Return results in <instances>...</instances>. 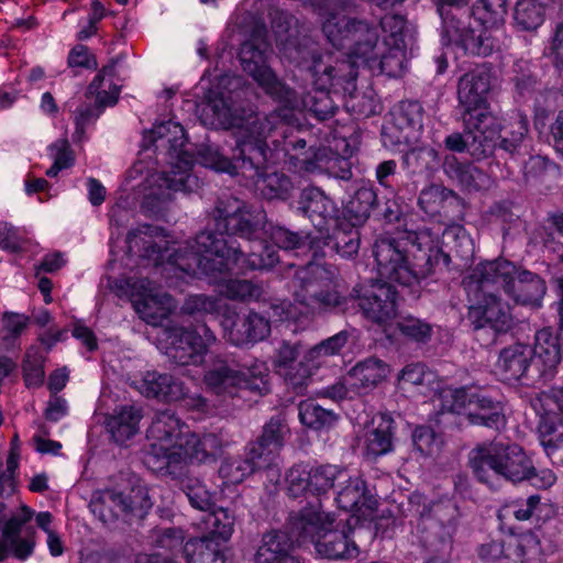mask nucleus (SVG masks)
Masks as SVG:
<instances>
[{
  "label": "nucleus",
  "mask_w": 563,
  "mask_h": 563,
  "mask_svg": "<svg viewBox=\"0 0 563 563\" xmlns=\"http://www.w3.org/2000/svg\"><path fill=\"white\" fill-rule=\"evenodd\" d=\"M232 210L217 207L214 221L216 232L203 231L195 239V246L186 243L184 246L169 247L170 241L158 228L142 225L131 231L126 238L128 253L141 260L142 266L166 265L164 271L183 277L206 275L214 283L224 282L218 278L224 272L242 273L247 268L262 269L271 268L279 258L276 251L271 246H262L261 254L251 249L250 254L239 246L236 249L232 241L225 236L239 234L247 240L255 233L257 224L264 218L262 212L252 221L250 213L240 207L238 200H233Z\"/></svg>",
  "instance_id": "1"
},
{
  "label": "nucleus",
  "mask_w": 563,
  "mask_h": 563,
  "mask_svg": "<svg viewBox=\"0 0 563 563\" xmlns=\"http://www.w3.org/2000/svg\"><path fill=\"white\" fill-rule=\"evenodd\" d=\"M240 60L243 70L261 86L264 91L282 103L279 112H274L261 119L268 126L276 128L283 136L288 129L300 125L299 114L308 110L321 120L333 115L335 107L330 92L347 95L351 98L356 91L357 73L353 66L347 65L332 53H325L313 58L310 67L313 86L319 96L305 97L298 100L292 91L282 85L271 68L266 65L265 53L256 48L253 43L245 42L240 51Z\"/></svg>",
  "instance_id": "2"
},
{
  "label": "nucleus",
  "mask_w": 563,
  "mask_h": 563,
  "mask_svg": "<svg viewBox=\"0 0 563 563\" xmlns=\"http://www.w3.org/2000/svg\"><path fill=\"white\" fill-rule=\"evenodd\" d=\"M145 466L161 475L178 476L189 464L213 461L222 442L216 434L198 435L170 411L158 412L147 430Z\"/></svg>",
  "instance_id": "3"
},
{
  "label": "nucleus",
  "mask_w": 563,
  "mask_h": 563,
  "mask_svg": "<svg viewBox=\"0 0 563 563\" xmlns=\"http://www.w3.org/2000/svg\"><path fill=\"white\" fill-rule=\"evenodd\" d=\"M154 147L165 150L169 157V170L150 175L143 184V207L158 211L170 200L173 192L191 191L198 187V178L190 170L195 162L183 125L173 120L159 122L143 134L142 151Z\"/></svg>",
  "instance_id": "4"
},
{
  "label": "nucleus",
  "mask_w": 563,
  "mask_h": 563,
  "mask_svg": "<svg viewBox=\"0 0 563 563\" xmlns=\"http://www.w3.org/2000/svg\"><path fill=\"white\" fill-rule=\"evenodd\" d=\"M328 41L336 48H349L344 62L357 73L367 66L373 73L397 77L402 74L408 46L377 45V34L367 23L347 20L344 15L331 14L322 25Z\"/></svg>",
  "instance_id": "5"
},
{
  "label": "nucleus",
  "mask_w": 563,
  "mask_h": 563,
  "mask_svg": "<svg viewBox=\"0 0 563 563\" xmlns=\"http://www.w3.org/2000/svg\"><path fill=\"white\" fill-rule=\"evenodd\" d=\"M374 256L378 275L404 286L418 284L441 262L445 265L449 263V256L440 247L439 238L432 236L429 230H421L416 235L410 250L412 263H409L395 241L387 239L375 243Z\"/></svg>",
  "instance_id": "6"
},
{
  "label": "nucleus",
  "mask_w": 563,
  "mask_h": 563,
  "mask_svg": "<svg viewBox=\"0 0 563 563\" xmlns=\"http://www.w3.org/2000/svg\"><path fill=\"white\" fill-rule=\"evenodd\" d=\"M276 128L260 123L253 142L246 140L247 135L240 132L238 148L241 159V174L253 181L255 190L266 199H286L292 188L288 177L276 172H263L264 165L275 163L280 158V152H287L289 142L284 137L283 146L279 148L277 140H273L274 150L267 148L266 139Z\"/></svg>",
  "instance_id": "7"
},
{
  "label": "nucleus",
  "mask_w": 563,
  "mask_h": 563,
  "mask_svg": "<svg viewBox=\"0 0 563 563\" xmlns=\"http://www.w3.org/2000/svg\"><path fill=\"white\" fill-rule=\"evenodd\" d=\"M294 297L295 302L274 306L273 314L279 320L298 321L342 303L334 272L317 264H309L296 273Z\"/></svg>",
  "instance_id": "8"
},
{
  "label": "nucleus",
  "mask_w": 563,
  "mask_h": 563,
  "mask_svg": "<svg viewBox=\"0 0 563 563\" xmlns=\"http://www.w3.org/2000/svg\"><path fill=\"white\" fill-rule=\"evenodd\" d=\"M489 90L490 75L483 66L464 74L457 84L463 122L474 133V140L479 142L475 154L492 152L498 134L497 117L487 100Z\"/></svg>",
  "instance_id": "9"
},
{
  "label": "nucleus",
  "mask_w": 563,
  "mask_h": 563,
  "mask_svg": "<svg viewBox=\"0 0 563 563\" xmlns=\"http://www.w3.org/2000/svg\"><path fill=\"white\" fill-rule=\"evenodd\" d=\"M489 283H499L517 303L532 308L541 307L547 290L544 282L538 275L519 271L504 258L477 264L463 279L465 290L475 297L481 287Z\"/></svg>",
  "instance_id": "10"
},
{
  "label": "nucleus",
  "mask_w": 563,
  "mask_h": 563,
  "mask_svg": "<svg viewBox=\"0 0 563 563\" xmlns=\"http://www.w3.org/2000/svg\"><path fill=\"white\" fill-rule=\"evenodd\" d=\"M197 110L205 125L216 129H235L236 141L239 140L240 132H242L244 135H247L246 140L249 142H253L261 123V118L257 114L251 113L246 118L235 115L227 98L222 93L216 96L212 91L206 96L203 102L198 104ZM233 157L234 163L222 156L218 150L207 147L199 152L197 162L217 172L234 175L241 170L238 147L234 150Z\"/></svg>",
  "instance_id": "11"
},
{
  "label": "nucleus",
  "mask_w": 563,
  "mask_h": 563,
  "mask_svg": "<svg viewBox=\"0 0 563 563\" xmlns=\"http://www.w3.org/2000/svg\"><path fill=\"white\" fill-rule=\"evenodd\" d=\"M470 465L475 477L494 486L499 478L512 483L526 481L532 473V461L517 444L484 443L470 453Z\"/></svg>",
  "instance_id": "12"
},
{
  "label": "nucleus",
  "mask_w": 563,
  "mask_h": 563,
  "mask_svg": "<svg viewBox=\"0 0 563 563\" xmlns=\"http://www.w3.org/2000/svg\"><path fill=\"white\" fill-rule=\"evenodd\" d=\"M437 400L442 410L465 416L472 424L499 429L506 423L500 402L492 400L476 387L441 388Z\"/></svg>",
  "instance_id": "13"
},
{
  "label": "nucleus",
  "mask_w": 563,
  "mask_h": 563,
  "mask_svg": "<svg viewBox=\"0 0 563 563\" xmlns=\"http://www.w3.org/2000/svg\"><path fill=\"white\" fill-rule=\"evenodd\" d=\"M157 347L178 365L202 363L216 336L206 324L194 329L180 327L161 329L157 333Z\"/></svg>",
  "instance_id": "14"
},
{
  "label": "nucleus",
  "mask_w": 563,
  "mask_h": 563,
  "mask_svg": "<svg viewBox=\"0 0 563 563\" xmlns=\"http://www.w3.org/2000/svg\"><path fill=\"white\" fill-rule=\"evenodd\" d=\"M269 371L264 362L255 361L250 367L238 369L220 362L205 375L210 391L218 396H235L241 389L264 394L268 390Z\"/></svg>",
  "instance_id": "15"
},
{
  "label": "nucleus",
  "mask_w": 563,
  "mask_h": 563,
  "mask_svg": "<svg viewBox=\"0 0 563 563\" xmlns=\"http://www.w3.org/2000/svg\"><path fill=\"white\" fill-rule=\"evenodd\" d=\"M119 288L130 297L140 318L153 327H158L176 308L173 298L147 278H123Z\"/></svg>",
  "instance_id": "16"
},
{
  "label": "nucleus",
  "mask_w": 563,
  "mask_h": 563,
  "mask_svg": "<svg viewBox=\"0 0 563 563\" xmlns=\"http://www.w3.org/2000/svg\"><path fill=\"white\" fill-rule=\"evenodd\" d=\"M466 3V0H437L438 12L442 19V44L448 48L455 45L472 55L488 56L494 51V44L488 37H484L483 30L479 31L476 41L473 37H464L465 21L457 18V12Z\"/></svg>",
  "instance_id": "17"
},
{
  "label": "nucleus",
  "mask_w": 563,
  "mask_h": 563,
  "mask_svg": "<svg viewBox=\"0 0 563 563\" xmlns=\"http://www.w3.org/2000/svg\"><path fill=\"white\" fill-rule=\"evenodd\" d=\"M345 477V468L332 464L309 465L296 464L286 475L287 490L290 496L299 497L307 494L325 495L339 479Z\"/></svg>",
  "instance_id": "18"
},
{
  "label": "nucleus",
  "mask_w": 563,
  "mask_h": 563,
  "mask_svg": "<svg viewBox=\"0 0 563 563\" xmlns=\"http://www.w3.org/2000/svg\"><path fill=\"white\" fill-rule=\"evenodd\" d=\"M335 516L324 511L320 501L303 506L289 515L288 540L298 547L316 545L327 532L334 528Z\"/></svg>",
  "instance_id": "19"
},
{
  "label": "nucleus",
  "mask_w": 563,
  "mask_h": 563,
  "mask_svg": "<svg viewBox=\"0 0 563 563\" xmlns=\"http://www.w3.org/2000/svg\"><path fill=\"white\" fill-rule=\"evenodd\" d=\"M539 416L538 433L541 444L548 450L563 445V388H551L537 394L530 400Z\"/></svg>",
  "instance_id": "20"
},
{
  "label": "nucleus",
  "mask_w": 563,
  "mask_h": 563,
  "mask_svg": "<svg viewBox=\"0 0 563 563\" xmlns=\"http://www.w3.org/2000/svg\"><path fill=\"white\" fill-rule=\"evenodd\" d=\"M494 286L500 287L499 283L483 285L476 297L466 290L473 302L468 309V319L476 330L488 328L495 333L506 332L511 325V316L509 308L490 292Z\"/></svg>",
  "instance_id": "21"
},
{
  "label": "nucleus",
  "mask_w": 563,
  "mask_h": 563,
  "mask_svg": "<svg viewBox=\"0 0 563 563\" xmlns=\"http://www.w3.org/2000/svg\"><path fill=\"white\" fill-rule=\"evenodd\" d=\"M150 507L151 503L142 487L133 488L129 496H123L112 489L97 490L90 501L91 511L106 525L112 523L129 511Z\"/></svg>",
  "instance_id": "22"
},
{
  "label": "nucleus",
  "mask_w": 563,
  "mask_h": 563,
  "mask_svg": "<svg viewBox=\"0 0 563 563\" xmlns=\"http://www.w3.org/2000/svg\"><path fill=\"white\" fill-rule=\"evenodd\" d=\"M133 386L147 398L164 401L181 400L185 407L201 411L207 408V402L201 396L186 395L183 384L167 374L147 372L142 378L135 379Z\"/></svg>",
  "instance_id": "23"
},
{
  "label": "nucleus",
  "mask_w": 563,
  "mask_h": 563,
  "mask_svg": "<svg viewBox=\"0 0 563 563\" xmlns=\"http://www.w3.org/2000/svg\"><path fill=\"white\" fill-rule=\"evenodd\" d=\"M396 301L397 294L395 289L390 285L380 282L373 283L360 298V307L365 317L380 325L389 339L395 334Z\"/></svg>",
  "instance_id": "24"
},
{
  "label": "nucleus",
  "mask_w": 563,
  "mask_h": 563,
  "mask_svg": "<svg viewBox=\"0 0 563 563\" xmlns=\"http://www.w3.org/2000/svg\"><path fill=\"white\" fill-rule=\"evenodd\" d=\"M34 511L26 505H21L20 509L13 514L5 522L2 531V540H0V561H3L9 555L8 547H10L13 555L18 559L24 560L29 558L34 550L35 531L33 528L25 530L26 536L21 537L23 527L31 521Z\"/></svg>",
  "instance_id": "25"
},
{
  "label": "nucleus",
  "mask_w": 563,
  "mask_h": 563,
  "mask_svg": "<svg viewBox=\"0 0 563 563\" xmlns=\"http://www.w3.org/2000/svg\"><path fill=\"white\" fill-rule=\"evenodd\" d=\"M289 429L279 418H272L263 428L258 440L249 446L250 455L256 459L260 467L277 465Z\"/></svg>",
  "instance_id": "26"
},
{
  "label": "nucleus",
  "mask_w": 563,
  "mask_h": 563,
  "mask_svg": "<svg viewBox=\"0 0 563 563\" xmlns=\"http://www.w3.org/2000/svg\"><path fill=\"white\" fill-rule=\"evenodd\" d=\"M225 336L234 345H243L265 339L271 332L268 320L251 312L242 320H235V313L230 312L221 320Z\"/></svg>",
  "instance_id": "27"
},
{
  "label": "nucleus",
  "mask_w": 563,
  "mask_h": 563,
  "mask_svg": "<svg viewBox=\"0 0 563 563\" xmlns=\"http://www.w3.org/2000/svg\"><path fill=\"white\" fill-rule=\"evenodd\" d=\"M338 485L335 501L341 509L365 515V510L376 507V499L369 494L361 476H351L345 470V477L339 479Z\"/></svg>",
  "instance_id": "28"
},
{
  "label": "nucleus",
  "mask_w": 563,
  "mask_h": 563,
  "mask_svg": "<svg viewBox=\"0 0 563 563\" xmlns=\"http://www.w3.org/2000/svg\"><path fill=\"white\" fill-rule=\"evenodd\" d=\"M506 13L505 0H478L472 10V18L463 24L464 37L477 40L479 31L483 30L484 37H488L493 44L489 29L503 20Z\"/></svg>",
  "instance_id": "29"
},
{
  "label": "nucleus",
  "mask_w": 563,
  "mask_h": 563,
  "mask_svg": "<svg viewBox=\"0 0 563 563\" xmlns=\"http://www.w3.org/2000/svg\"><path fill=\"white\" fill-rule=\"evenodd\" d=\"M389 374L390 367L387 363L369 357L358 362L347 372V382L360 396H364L374 390Z\"/></svg>",
  "instance_id": "30"
},
{
  "label": "nucleus",
  "mask_w": 563,
  "mask_h": 563,
  "mask_svg": "<svg viewBox=\"0 0 563 563\" xmlns=\"http://www.w3.org/2000/svg\"><path fill=\"white\" fill-rule=\"evenodd\" d=\"M393 423V419L384 413H377L372 418L363 435L364 452L367 456L377 457L391 451Z\"/></svg>",
  "instance_id": "31"
},
{
  "label": "nucleus",
  "mask_w": 563,
  "mask_h": 563,
  "mask_svg": "<svg viewBox=\"0 0 563 563\" xmlns=\"http://www.w3.org/2000/svg\"><path fill=\"white\" fill-rule=\"evenodd\" d=\"M531 349L526 344H514L500 351L495 365L496 374L506 382L520 379L531 361Z\"/></svg>",
  "instance_id": "32"
},
{
  "label": "nucleus",
  "mask_w": 563,
  "mask_h": 563,
  "mask_svg": "<svg viewBox=\"0 0 563 563\" xmlns=\"http://www.w3.org/2000/svg\"><path fill=\"white\" fill-rule=\"evenodd\" d=\"M291 543L287 534L272 531L263 536L254 555L255 563H302L290 553Z\"/></svg>",
  "instance_id": "33"
},
{
  "label": "nucleus",
  "mask_w": 563,
  "mask_h": 563,
  "mask_svg": "<svg viewBox=\"0 0 563 563\" xmlns=\"http://www.w3.org/2000/svg\"><path fill=\"white\" fill-rule=\"evenodd\" d=\"M533 362L542 376H551L561 362V349L558 336L550 329L536 333Z\"/></svg>",
  "instance_id": "34"
},
{
  "label": "nucleus",
  "mask_w": 563,
  "mask_h": 563,
  "mask_svg": "<svg viewBox=\"0 0 563 563\" xmlns=\"http://www.w3.org/2000/svg\"><path fill=\"white\" fill-rule=\"evenodd\" d=\"M143 417L142 409L134 405L117 408L107 420V428L113 440L123 444L139 432V424Z\"/></svg>",
  "instance_id": "35"
},
{
  "label": "nucleus",
  "mask_w": 563,
  "mask_h": 563,
  "mask_svg": "<svg viewBox=\"0 0 563 563\" xmlns=\"http://www.w3.org/2000/svg\"><path fill=\"white\" fill-rule=\"evenodd\" d=\"M316 545V552L330 560L353 559L358 554L356 544L350 540L349 533L340 529V523L335 520L334 528L327 532Z\"/></svg>",
  "instance_id": "36"
},
{
  "label": "nucleus",
  "mask_w": 563,
  "mask_h": 563,
  "mask_svg": "<svg viewBox=\"0 0 563 563\" xmlns=\"http://www.w3.org/2000/svg\"><path fill=\"white\" fill-rule=\"evenodd\" d=\"M183 550L187 563H227L225 544L214 537L191 539Z\"/></svg>",
  "instance_id": "37"
},
{
  "label": "nucleus",
  "mask_w": 563,
  "mask_h": 563,
  "mask_svg": "<svg viewBox=\"0 0 563 563\" xmlns=\"http://www.w3.org/2000/svg\"><path fill=\"white\" fill-rule=\"evenodd\" d=\"M444 172L459 181L467 190H483L492 186V178L473 165H464L456 162L454 156H446L444 164Z\"/></svg>",
  "instance_id": "38"
},
{
  "label": "nucleus",
  "mask_w": 563,
  "mask_h": 563,
  "mask_svg": "<svg viewBox=\"0 0 563 563\" xmlns=\"http://www.w3.org/2000/svg\"><path fill=\"white\" fill-rule=\"evenodd\" d=\"M376 202V192L371 187H361L346 201L343 209V219L352 228L362 225L369 217L371 210Z\"/></svg>",
  "instance_id": "39"
},
{
  "label": "nucleus",
  "mask_w": 563,
  "mask_h": 563,
  "mask_svg": "<svg viewBox=\"0 0 563 563\" xmlns=\"http://www.w3.org/2000/svg\"><path fill=\"white\" fill-rule=\"evenodd\" d=\"M262 468L257 464L256 459L250 455V450H247L245 457L233 456L224 459L219 468V476L224 485H238L256 470Z\"/></svg>",
  "instance_id": "40"
},
{
  "label": "nucleus",
  "mask_w": 563,
  "mask_h": 563,
  "mask_svg": "<svg viewBox=\"0 0 563 563\" xmlns=\"http://www.w3.org/2000/svg\"><path fill=\"white\" fill-rule=\"evenodd\" d=\"M302 211L314 221L319 217L322 221L332 218L335 213L334 202L319 188H307L300 195Z\"/></svg>",
  "instance_id": "41"
},
{
  "label": "nucleus",
  "mask_w": 563,
  "mask_h": 563,
  "mask_svg": "<svg viewBox=\"0 0 563 563\" xmlns=\"http://www.w3.org/2000/svg\"><path fill=\"white\" fill-rule=\"evenodd\" d=\"M298 349L296 345L283 343L274 357L275 371L295 386L303 384V378L300 377L302 373L300 363H296Z\"/></svg>",
  "instance_id": "42"
},
{
  "label": "nucleus",
  "mask_w": 563,
  "mask_h": 563,
  "mask_svg": "<svg viewBox=\"0 0 563 563\" xmlns=\"http://www.w3.org/2000/svg\"><path fill=\"white\" fill-rule=\"evenodd\" d=\"M498 134L494 142V147L497 145V141H500V147L507 152H515L518 146L522 143L525 136L528 133V121L525 117L516 114L509 121V123L501 128L499 120L497 119Z\"/></svg>",
  "instance_id": "43"
},
{
  "label": "nucleus",
  "mask_w": 563,
  "mask_h": 563,
  "mask_svg": "<svg viewBox=\"0 0 563 563\" xmlns=\"http://www.w3.org/2000/svg\"><path fill=\"white\" fill-rule=\"evenodd\" d=\"M114 67H103L90 84V91L97 95V102L101 107L114 106L119 99L120 86L114 80Z\"/></svg>",
  "instance_id": "44"
},
{
  "label": "nucleus",
  "mask_w": 563,
  "mask_h": 563,
  "mask_svg": "<svg viewBox=\"0 0 563 563\" xmlns=\"http://www.w3.org/2000/svg\"><path fill=\"white\" fill-rule=\"evenodd\" d=\"M298 409L300 422L311 429L331 428L338 420L333 411L323 409L312 400L301 401Z\"/></svg>",
  "instance_id": "45"
},
{
  "label": "nucleus",
  "mask_w": 563,
  "mask_h": 563,
  "mask_svg": "<svg viewBox=\"0 0 563 563\" xmlns=\"http://www.w3.org/2000/svg\"><path fill=\"white\" fill-rule=\"evenodd\" d=\"M382 29L385 33L384 45L408 46L413 40V34L406 25L401 15L390 14L382 19Z\"/></svg>",
  "instance_id": "46"
},
{
  "label": "nucleus",
  "mask_w": 563,
  "mask_h": 563,
  "mask_svg": "<svg viewBox=\"0 0 563 563\" xmlns=\"http://www.w3.org/2000/svg\"><path fill=\"white\" fill-rule=\"evenodd\" d=\"M515 21L522 30H536L544 21V8L536 0H520L516 4Z\"/></svg>",
  "instance_id": "47"
},
{
  "label": "nucleus",
  "mask_w": 563,
  "mask_h": 563,
  "mask_svg": "<svg viewBox=\"0 0 563 563\" xmlns=\"http://www.w3.org/2000/svg\"><path fill=\"white\" fill-rule=\"evenodd\" d=\"M22 369L25 384L29 387H37L43 384L44 355L38 346L32 345L26 350Z\"/></svg>",
  "instance_id": "48"
},
{
  "label": "nucleus",
  "mask_w": 563,
  "mask_h": 563,
  "mask_svg": "<svg viewBox=\"0 0 563 563\" xmlns=\"http://www.w3.org/2000/svg\"><path fill=\"white\" fill-rule=\"evenodd\" d=\"M394 330L395 334L391 338H395L399 332L405 338L416 342L428 341L432 333V328L429 323L413 317L396 320L394 322Z\"/></svg>",
  "instance_id": "49"
},
{
  "label": "nucleus",
  "mask_w": 563,
  "mask_h": 563,
  "mask_svg": "<svg viewBox=\"0 0 563 563\" xmlns=\"http://www.w3.org/2000/svg\"><path fill=\"white\" fill-rule=\"evenodd\" d=\"M31 318L26 314L5 311L0 319V336L3 342H13L25 331Z\"/></svg>",
  "instance_id": "50"
},
{
  "label": "nucleus",
  "mask_w": 563,
  "mask_h": 563,
  "mask_svg": "<svg viewBox=\"0 0 563 563\" xmlns=\"http://www.w3.org/2000/svg\"><path fill=\"white\" fill-rule=\"evenodd\" d=\"M415 449L423 456L435 457L442 449V439L429 427H418L412 434Z\"/></svg>",
  "instance_id": "51"
},
{
  "label": "nucleus",
  "mask_w": 563,
  "mask_h": 563,
  "mask_svg": "<svg viewBox=\"0 0 563 563\" xmlns=\"http://www.w3.org/2000/svg\"><path fill=\"white\" fill-rule=\"evenodd\" d=\"M207 523L211 527L208 537H214L225 544L233 533L234 516L228 509L219 508L208 516Z\"/></svg>",
  "instance_id": "52"
},
{
  "label": "nucleus",
  "mask_w": 563,
  "mask_h": 563,
  "mask_svg": "<svg viewBox=\"0 0 563 563\" xmlns=\"http://www.w3.org/2000/svg\"><path fill=\"white\" fill-rule=\"evenodd\" d=\"M432 378L433 374L423 364L412 363L401 369L397 380L399 388L407 390L410 387H418L424 383H430Z\"/></svg>",
  "instance_id": "53"
},
{
  "label": "nucleus",
  "mask_w": 563,
  "mask_h": 563,
  "mask_svg": "<svg viewBox=\"0 0 563 563\" xmlns=\"http://www.w3.org/2000/svg\"><path fill=\"white\" fill-rule=\"evenodd\" d=\"M190 505L199 510L207 511L212 507V494L198 478H188L183 484Z\"/></svg>",
  "instance_id": "54"
},
{
  "label": "nucleus",
  "mask_w": 563,
  "mask_h": 563,
  "mask_svg": "<svg viewBox=\"0 0 563 563\" xmlns=\"http://www.w3.org/2000/svg\"><path fill=\"white\" fill-rule=\"evenodd\" d=\"M399 129L418 130L422 126V108L418 102H402L395 114Z\"/></svg>",
  "instance_id": "55"
},
{
  "label": "nucleus",
  "mask_w": 563,
  "mask_h": 563,
  "mask_svg": "<svg viewBox=\"0 0 563 563\" xmlns=\"http://www.w3.org/2000/svg\"><path fill=\"white\" fill-rule=\"evenodd\" d=\"M49 153L54 163L52 167L47 169V176L55 177L62 169L68 168L73 165L74 156L66 140H59L51 145Z\"/></svg>",
  "instance_id": "56"
},
{
  "label": "nucleus",
  "mask_w": 563,
  "mask_h": 563,
  "mask_svg": "<svg viewBox=\"0 0 563 563\" xmlns=\"http://www.w3.org/2000/svg\"><path fill=\"white\" fill-rule=\"evenodd\" d=\"M221 294L231 299H253L261 296V289L249 280L231 279L222 285Z\"/></svg>",
  "instance_id": "57"
},
{
  "label": "nucleus",
  "mask_w": 563,
  "mask_h": 563,
  "mask_svg": "<svg viewBox=\"0 0 563 563\" xmlns=\"http://www.w3.org/2000/svg\"><path fill=\"white\" fill-rule=\"evenodd\" d=\"M318 396L329 398L333 401L344 399H353L358 397L357 390L347 382V373L339 378L333 385L322 388L318 391Z\"/></svg>",
  "instance_id": "58"
},
{
  "label": "nucleus",
  "mask_w": 563,
  "mask_h": 563,
  "mask_svg": "<svg viewBox=\"0 0 563 563\" xmlns=\"http://www.w3.org/2000/svg\"><path fill=\"white\" fill-rule=\"evenodd\" d=\"M465 130V136L461 135L460 133H454L445 139V145L449 150L454 152H463L467 148L470 153L476 158L485 157L493 153L492 151L489 153L475 154L474 151L476 150V146L479 145V142L474 140V133L468 131L466 126Z\"/></svg>",
  "instance_id": "59"
},
{
  "label": "nucleus",
  "mask_w": 563,
  "mask_h": 563,
  "mask_svg": "<svg viewBox=\"0 0 563 563\" xmlns=\"http://www.w3.org/2000/svg\"><path fill=\"white\" fill-rule=\"evenodd\" d=\"M24 238L22 231L13 225L0 221V247L11 252L22 249Z\"/></svg>",
  "instance_id": "60"
},
{
  "label": "nucleus",
  "mask_w": 563,
  "mask_h": 563,
  "mask_svg": "<svg viewBox=\"0 0 563 563\" xmlns=\"http://www.w3.org/2000/svg\"><path fill=\"white\" fill-rule=\"evenodd\" d=\"M184 533L180 529L166 528L156 532V544L159 549L169 551L172 554L181 549Z\"/></svg>",
  "instance_id": "61"
},
{
  "label": "nucleus",
  "mask_w": 563,
  "mask_h": 563,
  "mask_svg": "<svg viewBox=\"0 0 563 563\" xmlns=\"http://www.w3.org/2000/svg\"><path fill=\"white\" fill-rule=\"evenodd\" d=\"M329 356L324 354L323 347L319 344L311 347L303 356V360L300 362V368L302 369V373L300 374V377L307 379L311 376L312 371L320 367L322 364L325 363V360Z\"/></svg>",
  "instance_id": "62"
},
{
  "label": "nucleus",
  "mask_w": 563,
  "mask_h": 563,
  "mask_svg": "<svg viewBox=\"0 0 563 563\" xmlns=\"http://www.w3.org/2000/svg\"><path fill=\"white\" fill-rule=\"evenodd\" d=\"M218 309L219 302L205 295L190 296L183 306V310L189 314L199 312L213 313L217 312Z\"/></svg>",
  "instance_id": "63"
},
{
  "label": "nucleus",
  "mask_w": 563,
  "mask_h": 563,
  "mask_svg": "<svg viewBox=\"0 0 563 563\" xmlns=\"http://www.w3.org/2000/svg\"><path fill=\"white\" fill-rule=\"evenodd\" d=\"M336 239V251L342 257L350 258L357 254L360 249V238L356 230H351L349 233L339 232Z\"/></svg>",
  "instance_id": "64"
}]
</instances>
